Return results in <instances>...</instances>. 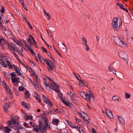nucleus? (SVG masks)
I'll return each instance as SVG.
<instances>
[{
  "instance_id": "nucleus-22",
  "label": "nucleus",
  "mask_w": 133,
  "mask_h": 133,
  "mask_svg": "<svg viewBox=\"0 0 133 133\" xmlns=\"http://www.w3.org/2000/svg\"><path fill=\"white\" fill-rule=\"evenodd\" d=\"M5 90L7 91V92L8 94L11 95L12 94V93L11 92V90L9 89V88L8 87H6V88H5Z\"/></svg>"
},
{
  "instance_id": "nucleus-60",
  "label": "nucleus",
  "mask_w": 133,
  "mask_h": 133,
  "mask_svg": "<svg viewBox=\"0 0 133 133\" xmlns=\"http://www.w3.org/2000/svg\"><path fill=\"white\" fill-rule=\"evenodd\" d=\"M47 54L48 55V56H49L51 59H53V58L52 56L50 54V53L47 52Z\"/></svg>"
},
{
  "instance_id": "nucleus-24",
  "label": "nucleus",
  "mask_w": 133,
  "mask_h": 133,
  "mask_svg": "<svg viewBox=\"0 0 133 133\" xmlns=\"http://www.w3.org/2000/svg\"><path fill=\"white\" fill-rule=\"evenodd\" d=\"M22 106L27 109L29 108L28 105V104L25 103L24 102H22Z\"/></svg>"
},
{
  "instance_id": "nucleus-64",
  "label": "nucleus",
  "mask_w": 133,
  "mask_h": 133,
  "mask_svg": "<svg viewBox=\"0 0 133 133\" xmlns=\"http://www.w3.org/2000/svg\"><path fill=\"white\" fill-rule=\"evenodd\" d=\"M35 88L37 90H39V88L36 85L34 86Z\"/></svg>"
},
{
  "instance_id": "nucleus-9",
  "label": "nucleus",
  "mask_w": 133,
  "mask_h": 133,
  "mask_svg": "<svg viewBox=\"0 0 133 133\" xmlns=\"http://www.w3.org/2000/svg\"><path fill=\"white\" fill-rule=\"evenodd\" d=\"M5 43L6 44L7 43L9 47H10L12 49V51H16L18 52V50H16L15 46L14 44H10L8 43L7 41H6V42H5Z\"/></svg>"
},
{
  "instance_id": "nucleus-40",
  "label": "nucleus",
  "mask_w": 133,
  "mask_h": 133,
  "mask_svg": "<svg viewBox=\"0 0 133 133\" xmlns=\"http://www.w3.org/2000/svg\"><path fill=\"white\" fill-rule=\"evenodd\" d=\"M12 52L13 53V54L14 56H15V57L18 60H19V58L18 57V55L15 53H14V52Z\"/></svg>"
},
{
  "instance_id": "nucleus-61",
  "label": "nucleus",
  "mask_w": 133,
  "mask_h": 133,
  "mask_svg": "<svg viewBox=\"0 0 133 133\" xmlns=\"http://www.w3.org/2000/svg\"><path fill=\"white\" fill-rule=\"evenodd\" d=\"M76 121L77 123H78V122L79 123H80L81 122V120H80L78 118H76Z\"/></svg>"
},
{
  "instance_id": "nucleus-51",
  "label": "nucleus",
  "mask_w": 133,
  "mask_h": 133,
  "mask_svg": "<svg viewBox=\"0 0 133 133\" xmlns=\"http://www.w3.org/2000/svg\"><path fill=\"white\" fill-rule=\"evenodd\" d=\"M2 85L3 86V87H4L5 88L7 87L6 83L4 82V81H3L2 82Z\"/></svg>"
},
{
  "instance_id": "nucleus-55",
  "label": "nucleus",
  "mask_w": 133,
  "mask_h": 133,
  "mask_svg": "<svg viewBox=\"0 0 133 133\" xmlns=\"http://www.w3.org/2000/svg\"><path fill=\"white\" fill-rule=\"evenodd\" d=\"M41 38H42V40H43V41L45 43V44L48 46L49 47V45L48 44H47L46 42H45V40L43 39V37H42L41 36Z\"/></svg>"
},
{
  "instance_id": "nucleus-20",
  "label": "nucleus",
  "mask_w": 133,
  "mask_h": 133,
  "mask_svg": "<svg viewBox=\"0 0 133 133\" xmlns=\"http://www.w3.org/2000/svg\"><path fill=\"white\" fill-rule=\"evenodd\" d=\"M10 58L9 57L6 58L5 59L4 62L6 63L8 65H9L10 64Z\"/></svg>"
},
{
  "instance_id": "nucleus-35",
  "label": "nucleus",
  "mask_w": 133,
  "mask_h": 133,
  "mask_svg": "<svg viewBox=\"0 0 133 133\" xmlns=\"http://www.w3.org/2000/svg\"><path fill=\"white\" fill-rule=\"evenodd\" d=\"M69 126L72 128H77L75 125L71 122L70 123V125Z\"/></svg>"
},
{
  "instance_id": "nucleus-11",
  "label": "nucleus",
  "mask_w": 133,
  "mask_h": 133,
  "mask_svg": "<svg viewBox=\"0 0 133 133\" xmlns=\"http://www.w3.org/2000/svg\"><path fill=\"white\" fill-rule=\"evenodd\" d=\"M22 45H25L26 47H27L30 50V51L32 54H34V52L33 50L31 48H30V46L29 45L26 44L25 42L24 43V44H21Z\"/></svg>"
},
{
  "instance_id": "nucleus-47",
  "label": "nucleus",
  "mask_w": 133,
  "mask_h": 133,
  "mask_svg": "<svg viewBox=\"0 0 133 133\" xmlns=\"http://www.w3.org/2000/svg\"><path fill=\"white\" fill-rule=\"evenodd\" d=\"M78 114H79L80 116L81 117H82V115L83 114H85V113L81 111H80L79 112H78Z\"/></svg>"
},
{
  "instance_id": "nucleus-34",
  "label": "nucleus",
  "mask_w": 133,
  "mask_h": 133,
  "mask_svg": "<svg viewBox=\"0 0 133 133\" xmlns=\"http://www.w3.org/2000/svg\"><path fill=\"white\" fill-rule=\"evenodd\" d=\"M1 64L2 65H3V67L5 68L8 65H7L5 63L4 61L3 60H2L1 62Z\"/></svg>"
},
{
  "instance_id": "nucleus-63",
  "label": "nucleus",
  "mask_w": 133,
  "mask_h": 133,
  "mask_svg": "<svg viewBox=\"0 0 133 133\" xmlns=\"http://www.w3.org/2000/svg\"><path fill=\"white\" fill-rule=\"evenodd\" d=\"M40 61L42 63L43 62V61H44V62H45V61H44V60H45V59H43V58L42 57L40 59H39Z\"/></svg>"
},
{
  "instance_id": "nucleus-37",
  "label": "nucleus",
  "mask_w": 133,
  "mask_h": 133,
  "mask_svg": "<svg viewBox=\"0 0 133 133\" xmlns=\"http://www.w3.org/2000/svg\"><path fill=\"white\" fill-rule=\"evenodd\" d=\"M10 104L8 103H6L4 105V108H8L10 107Z\"/></svg>"
},
{
  "instance_id": "nucleus-48",
  "label": "nucleus",
  "mask_w": 133,
  "mask_h": 133,
  "mask_svg": "<svg viewBox=\"0 0 133 133\" xmlns=\"http://www.w3.org/2000/svg\"><path fill=\"white\" fill-rule=\"evenodd\" d=\"M74 74L75 75L76 77V78H77V79L78 80H79V76L77 74L75 73L74 72Z\"/></svg>"
},
{
  "instance_id": "nucleus-3",
  "label": "nucleus",
  "mask_w": 133,
  "mask_h": 133,
  "mask_svg": "<svg viewBox=\"0 0 133 133\" xmlns=\"http://www.w3.org/2000/svg\"><path fill=\"white\" fill-rule=\"evenodd\" d=\"M44 61L49 66V67L47 68L48 71L50 72H52V71L54 68V65L51 61L49 60L48 59H45Z\"/></svg>"
},
{
  "instance_id": "nucleus-27",
  "label": "nucleus",
  "mask_w": 133,
  "mask_h": 133,
  "mask_svg": "<svg viewBox=\"0 0 133 133\" xmlns=\"http://www.w3.org/2000/svg\"><path fill=\"white\" fill-rule=\"evenodd\" d=\"M52 122L56 123V125L57 126L59 122V120L57 119L54 118L52 119Z\"/></svg>"
},
{
  "instance_id": "nucleus-42",
  "label": "nucleus",
  "mask_w": 133,
  "mask_h": 133,
  "mask_svg": "<svg viewBox=\"0 0 133 133\" xmlns=\"http://www.w3.org/2000/svg\"><path fill=\"white\" fill-rule=\"evenodd\" d=\"M54 91L56 92H57L58 93L60 92L61 93V92H60L59 90L56 88H54V89H53Z\"/></svg>"
},
{
  "instance_id": "nucleus-30",
  "label": "nucleus",
  "mask_w": 133,
  "mask_h": 133,
  "mask_svg": "<svg viewBox=\"0 0 133 133\" xmlns=\"http://www.w3.org/2000/svg\"><path fill=\"white\" fill-rule=\"evenodd\" d=\"M3 129L7 133H9V131L11 130L10 129L8 128V127H4L3 128Z\"/></svg>"
},
{
  "instance_id": "nucleus-10",
  "label": "nucleus",
  "mask_w": 133,
  "mask_h": 133,
  "mask_svg": "<svg viewBox=\"0 0 133 133\" xmlns=\"http://www.w3.org/2000/svg\"><path fill=\"white\" fill-rule=\"evenodd\" d=\"M44 102L48 104L51 107L52 106V102L48 98H45V99H44Z\"/></svg>"
},
{
  "instance_id": "nucleus-23",
  "label": "nucleus",
  "mask_w": 133,
  "mask_h": 133,
  "mask_svg": "<svg viewBox=\"0 0 133 133\" xmlns=\"http://www.w3.org/2000/svg\"><path fill=\"white\" fill-rule=\"evenodd\" d=\"M19 78L18 77H14L11 79V81L12 83L17 82Z\"/></svg>"
},
{
  "instance_id": "nucleus-21",
  "label": "nucleus",
  "mask_w": 133,
  "mask_h": 133,
  "mask_svg": "<svg viewBox=\"0 0 133 133\" xmlns=\"http://www.w3.org/2000/svg\"><path fill=\"white\" fill-rule=\"evenodd\" d=\"M78 92L79 94L83 98H84L85 97V95H86L85 93L82 91H78Z\"/></svg>"
},
{
  "instance_id": "nucleus-62",
  "label": "nucleus",
  "mask_w": 133,
  "mask_h": 133,
  "mask_svg": "<svg viewBox=\"0 0 133 133\" xmlns=\"http://www.w3.org/2000/svg\"><path fill=\"white\" fill-rule=\"evenodd\" d=\"M42 48L43 50H44V51H45V52L46 53H47V50L45 48H44L43 46V47H41Z\"/></svg>"
},
{
  "instance_id": "nucleus-56",
  "label": "nucleus",
  "mask_w": 133,
  "mask_h": 133,
  "mask_svg": "<svg viewBox=\"0 0 133 133\" xmlns=\"http://www.w3.org/2000/svg\"><path fill=\"white\" fill-rule=\"evenodd\" d=\"M31 37L32 38V40L33 41V42L34 43V44L35 45H36V44L37 43L36 42H35L34 38L32 36H31Z\"/></svg>"
},
{
  "instance_id": "nucleus-59",
  "label": "nucleus",
  "mask_w": 133,
  "mask_h": 133,
  "mask_svg": "<svg viewBox=\"0 0 133 133\" xmlns=\"http://www.w3.org/2000/svg\"><path fill=\"white\" fill-rule=\"evenodd\" d=\"M77 84L78 85H79V87H82V86H83V85H82L79 82H77Z\"/></svg>"
},
{
  "instance_id": "nucleus-53",
  "label": "nucleus",
  "mask_w": 133,
  "mask_h": 133,
  "mask_svg": "<svg viewBox=\"0 0 133 133\" xmlns=\"http://www.w3.org/2000/svg\"><path fill=\"white\" fill-rule=\"evenodd\" d=\"M57 88L59 87V85L54 82L52 83Z\"/></svg>"
},
{
  "instance_id": "nucleus-7",
  "label": "nucleus",
  "mask_w": 133,
  "mask_h": 133,
  "mask_svg": "<svg viewBox=\"0 0 133 133\" xmlns=\"http://www.w3.org/2000/svg\"><path fill=\"white\" fill-rule=\"evenodd\" d=\"M44 85L48 90H50L51 89H54V87L52 85L49 83H48L45 81H44Z\"/></svg>"
},
{
  "instance_id": "nucleus-15",
  "label": "nucleus",
  "mask_w": 133,
  "mask_h": 133,
  "mask_svg": "<svg viewBox=\"0 0 133 133\" xmlns=\"http://www.w3.org/2000/svg\"><path fill=\"white\" fill-rule=\"evenodd\" d=\"M24 117L26 121H28L29 119L32 120V116H27L26 113L25 114Z\"/></svg>"
},
{
  "instance_id": "nucleus-29",
  "label": "nucleus",
  "mask_w": 133,
  "mask_h": 133,
  "mask_svg": "<svg viewBox=\"0 0 133 133\" xmlns=\"http://www.w3.org/2000/svg\"><path fill=\"white\" fill-rule=\"evenodd\" d=\"M125 98L127 99L129 98H130V97L131 95L130 94L128 93H127L126 92H125Z\"/></svg>"
},
{
  "instance_id": "nucleus-50",
  "label": "nucleus",
  "mask_w": 133,
  "mask_h": 133,
  "mask_svg": "<svg viewBox=\"0 0 133 133\" xmlns=\"http://www.w3.org/2000/svg\"><path fill=\"white\" fill-rule=\"evenodd\" d=\"M92 133H97L95 129L94 128H92L91 130Z\"/></svg>"
},
{
  "instance_id": "nucleus-33",
  "label": "nucleus",
  "mask_w": 133,
  "mask_h": 133,
  "mask_svg": "<svg viewBox=\"0 0 133 133\" xmlns=\"http://www.w3.org/2000/svg\"><path fill=\"white\" fill-rule=\"evenodd\" d=\"M84 46V48L87 51H88L89 50V48L87 43L83 45Z\"/></svg>"
},
{
  "instance_id": "nucleus-1",
  "label": "nucleus",
  "mask_w": 133,
  "mask_h": 133,
  "mask_svg": "<svg viewBox=\"0 0 133 133\" xmlns=\"http://www.w3.org/2000/svg\"><path fill=\"white\" fill-rule=\"evenodd\" d=\"M120 20L117 18H113L112 20L111 25L114 29L118 30L119 28L120 25H121Z\"/></svg>"
},
{
  "instance_id": "nucleus-2",
  "label": "nucleus",
  "mask_w": 133,
  "mask_h": 133,
  "mask_svg": "<svg viewBox=\"0 0 133 133\" xmlns=\"http://www.w3.org/2000/svg\"><path fill=\"white\" fill-rule=\"evenodd\" d=\"M114 41L116 44L119 46L124 48L128 47L127 43L121 40L118 37H115Z\"/></svg>"
},
{
  "instance_id": "nucleus-5",
  "label": "nucleus",
  "mask_w": 133,
  "mask_h": 133,
  "mask_svg": "<svg viewBox=\"0 0 133 133\" xmlns=\"http://www.w3.org/2000/svg\"><path fill=\"white\" fill-rule=\"evenodd\" d=\"M89 93H87L85 95V97L84 98V99H85L87 101L89 102H90V99L91 97L93 99V100L94 101L95 100V98L94 96H92L93 94L90 91H89Z\"/></svg>"
},
{
  "instance_id": "nucleus-39",
  "label": "nucleus",
  "mask_w": 133,
  "mask_h": 133,
  "mask_svg": "<svg viewBox=\"0 0 133 133\" xmlns=\"http://www.w3.org/2000/svg\"><path fill=\"white\" fill-rule=\"evenodd\" d=\"M110 72H112L114 71L115 72L116 71L114 69L112 68H111V66H109L108 68Z\"/></svg>"
},
{
  "instance_id": "nucleus-12",
  "label": "nucleus",
  "mask_w": 133,
  "mask_h": 133,
  "mask_svg": "<svg viewBox=\"0 0 133 133\" xmlns=\"http://www.w3.org/2000/svg\"><path fill=\"white\" fill-rule=\"evenodd\" d=\"M32 127L33 128V131L37 132H39L38 127V128L36 124H35L34 125H33Z\"/></svg>"
},
{
  "instance_id": "nucleus-8",
  "label": "nucleus",
  "mask_w": 133,
  "mask_h": 133,
  "mask_svg": "<svg viewBox=\"0 0 133 133\" xmlns=\"http://www.w3.org/2000/svg\"><path fill=\"white\" fill-rule=\"evenodd\" d=\"M61 99L65 104L68 106H69L72 109L74 108V107L73 105L71 103L69 104V102L68 100L65 99H63L62 98H61Z\"/></svg>"
},
{
  "instance_id": "nucleus-4",
  "label": "nucleus",
  "mask_w": 133,
  "mask_h": 133,
  "mask_svg": "<svg viewBox=\"0 0 133 133\" xmlns=\"http://www.w3.org/2000/svg\"><path fill=\"white\" fill-rule=\"evenodd\" d=\"M38 129L40 132L42 133H44L47 130L46 127V125L43 124L42 122H40L38 125Z\"/></svg>"
},
{
  "instance_id": "nucleus-52",
  "label": "nucleus",
  "mask_w": 133,
  "mask_h": 133,
  "mask_svg": "<svg viewBox=\"0 0 133 133\" xmlns=\"http://www.w3.org/2000/svg\"><path fill=\"white\" fill-rule=\"evenodd\" d=\"M1 11L2 13H4L5 11V10L4 7H2L1 9Z\"/></svg>"
},
{
  "instance_id": "nucleus-13",
  "label": "nucleus",
  "mask_w": 133,
  "mask_h": 133,
  "mask_svg": "<svg viewBox=\"0 0 133 133\" xmlns=\"http://www.w3.org/2000/svg\"><path fill=\"white\" fill-rule=\"evenodd\" d=\"M24 97L25 99H27L29 98L30 97V95L29 93V92L26 91L24 94Z\"/></svg>"
},
{
  "instance_id": "nucleus-32",
  "label": "nucleus",
  "mask_w": 133,
  "mask_h": 133,
  "mask_svg": "<svg viewBox=\"0 0 133 133\" xmlns=\"http://www.w3.org/2000/svg\"><path fill=\"white\" fill-rule=\"evenodd\" d=\"M15 124H16L17 126L19 124V123L18 122H17V121L15 119H13L12 118V121Z\"/></svg>"
},
{
  "instance_id": "nucleus-41",
  "label": "nucleus",
  "mask_w": 133,
  "mask_h": 133,
  "mask_svg": "<svg viewBox=\"0 0 133 133\" xmlns=\"http://www.w3.org/2000/svg\"><path fill=\"white\" fill-rule=\"evenodd\" d=\"M46 77L52 83L54 82L53 80L50 77L46 76Z\"/></svg>"
},
{
  "instance_id": "nucleus-45",
  "label": "nucleus",
  "mask_w": 133,
  "mask_h": 133,
  "mask_svg": "<svg viewBox=\"0 0 133 133\" xmlns=\"http://www.w3.org/2000/svg\"><path fill=\"white\" fill-rule=\"evenodd\" d=\"M47 119L45 120H44V122L45 123L46 125V127H48V123L47 122Z\"/></svg>"
},
{
  "instance_id": "nucleus-17",
  "label": "nucleus",
  "mask_w": 133,
  "mask_h": 133,
  "mask_svg": "<svg viewBox=\"0 0 133 133\" xmlns=\"http://www.w3.org/2000/svg\"><path fill=\"white\" fill-rule=\"evenodd\" d=\"M34 97H35L36 99L38 101V102L40 103L41 101L40 99V97L39 95L37 94H36L34 96Z\"/></svg>"
},
{
  "instance_id": "nucleus-14",
  "label": "nucleus",
  "mask_w": 133,
  "mask_h": 133,
  "mask_svg": "<svg viewBox=\"0 0 133 133\" xmlns=\"http://www.w3.org/2000/svg\"><path fill=\"white\" fill-rule=\"evenodd\" d=\"M118 120L121 123L124 125L125 124L124 120L122 117L121 116H119L118 117Z\"/></svg>"
},
{
  "instance_id": "nucleus-18",
  "label": "nucleus",
  "mask_w": 133,
  "mask_h": 133,
  "mask_svg": "<svg viewBox=\"0 0 133 133\" xmlns=\"http://www.w3.org/2000/svg\"><path fill=\"white\" fill-rule=\"evenodd\" d=\"M85 116L86 117H88V116H87V115L85 114L84 116H82V117H82L83 119L85 121V123L87 124L89 123V122L88 120L87 119H85Z\"/></svg>"
},
{
  "instance_id": "nucleus-58",
  "label": "nucleus",
  "mask_w": 133,
  "mask_h": 133,
  "mask_svg": "<svg viewBox=\"0 0 133 133\" xmlns=\"http://www.w3.org/2000/svg\"><path fill=\"white\" fill-rule=\"evenodd\" d=\"M70 93L71 94H70V96H69L70 98H71H71H72V97H74V94L72 93L71 92H70Z\"/></svg>"
},
{
  "instance_id": "nucleus-26",
  "label": "nucleus",
  "mask_w": 133,
  "mask_h": 133,
  "mask_svg": "<svg viewBox=\"0 0 133 133\" xmlns=\"http://www.w3.org/2000/svg\"><path fill=\"white\" fill-rule=\"evenodd\" d=\"M109 113L110 114V115H109V114H108L107 112H106V113L107 115L109 118H113V116L111 111L110 110H109Z\"/></svg>"
},
{
  "instance_id": "nucleus-49",
  "label": "nucleus",
  "mask_w": 133,
  "mask_h": 133,
  "mask_svg": "<svg viewBox=\"0 0 133 133\" xmlns=\"http://www.w3.org/2000/svg\"><path fill=\"white\" fill-rule=\"evenodd\" d=\"M28 124L26 123L25 122V123H24V125L25 127L26 128H30V127L28 126Z\"/></svg>"
},
{
  "instance_id": "nucleus-38",
  "label": "nucleus",
  "mask_w": 133,
  "mask_h": 133,
  "mask_svg": "<svg viewBox=\"0 0 133 133\" xmlns=\"http://www.w3.org/2000/svg\"><path fill=\"white\" fill-rule=\"evenodd\" d=\"M19 90L21 91H23L25 90V88L23 87L20 86L18 88Z\"/></svg>"
},
{
  "instance_id": "nucleus-19",
  "label": "nucleus",
  "mask_w": 133,
  "mask_h": 133,
  "mask_svg": "<svg viewBox=\"0 0 133 133\" xmlns=\"http://www.w3.org/2000/svg\"><path fill=\"white\" fill-rule=\"evenodd\" d=\"M85 116L86 117H88V116H87V115L85 114L84 116H82V117H82L83 119L85 121V123L87 124L89 123V122L88 120L87 119H85Z\"/></svg>"
},
{
  "instance_id": "nucleus-36",
  "label": "nucleus",
  "mask_w": 133,
  "mask_h": 133,
  "mask_svg": "<svg viewBox=\"0 0 133 133\" xmlns=\"http://www.w3.org/2000/svg\"><path fill=\"white\" fill-rule=\"evenodd\" d=\"M117 4L119 6V7L121 9H123L124 7V5L122 4H119V3H117Z\"/></svg>"
},
{
  "instance_id": "nucleus-31",
  "label": "nucleus",
  "mask_w": 133,
  "mask_h": 133,
  "mask_svg": "<svg viewBox=\"0 0 133 133\" xmlns=\"http://www.w3.org/2000/svg\"><path fill=\"white\" fill-rule=\"evenodd\" d=\"M8 124L10 126V127H14V124L12 122V121H8Z\"/></svg>"
},
{
  "instance_id": "nucleus-43",
  "label": "nucleus",
  "mask_w": 133,
  "mask_h": 133,
  "mask_svg": "<svg viewBox=\"0 0 133 133\" xmlns=\"http://www.w3.org/2000/svg\"><path fill=\"white\" fill-rule=\"evenodd\" d=\"M117 96H114L112 97V99L114 101H115L117 100Z\"/></svg>"
},
{
  "instance_id": "nucleus-28",
  "label": "nucleus",
  "mask_w": 133,
  "mask_h": 133,
  "mask_svg": "<svg viewBox=\"0 0 133 133\" xmlns=\"http://www.w3.org/2000/svg\"><path fill=\"white\" fill-rule=\"evenodd\" d=\"M82 44L83 45L87 43V41L85 37H83L82 39Z\"/></svg>"
},
{
  "instance_id": "nucleus-54",
  "label": "nucleus",
  "mask_w": 133,
  "mask_h": 133,
  "mask_svg": "<svg viewBox=\"0 0 133 133\" xmlns=\"http://www.w3.org/2000/svg\"><path fill=\"white\" fill-rule=\"evenodd\" d=\"M30 70H31V72L32 73V74H33V75L34 76V75H36V72H35V71H33L32 70V69L31 68H30Z\"/></svg>"
},
{
  "instance_id": "nucleus-57",
  "label": "nucleus",
  "mask_w": 133,
  "mask_h": 133,
  "mask_svg": "<svg viewBox=\"0 0 133 133\" xmlns=\"http://www.w3.org/2000/svg\"><path fill=\"white\" fill-rule=\"evenodd\" d=\"M11 75L13 77H14L16 76V73L15 72H13L11 73Z\"/></svg>"
},
{
  "instance_id": "nucleus-25",
  "label": "nucleus",
  "mask_w": 133,
  "mask_h": 133,
  "mask_svg": "<svg viewBox=\"0 0 133 133\" xmlns=\"http://www.w3.org/2000/svg\"><path fill=\"white\" fill-rule=\"evenodd\" d=\"M44 12L45 15L46 16H47V19L48 20L50 19L51 18V16L49 15V13L48 12H47L45 10H44Z\"/></svg>"
},
{
  "instance_id": "nucleus-46",
  "label": "nucleus",
  "mask_w": 133,
  "mask_h": 133,
  "mask_svg": "<svg viewBox=\"0 0 133 133\" xmlns=\"http://www.w3.org/2000/svg\"><path fill=\"white\" fill-rule=\"evenodd\" d=\"M28 42L30 44V45L31 44L32 45V42L31 41V39L30 38H28Z\"/></svg>"
},
{
  "instance_id": "nucleus-6",
  "label": "nucleus",
  "mask_w": 133,
  "mask_h": 133,
  "mask_svg": "<svg viewBox=\"0 0 133 133\" xmlns=\"http://www.w3.org/2000/svg\"><path fill=\"white\" fill-rule=\"evenodd\" d=\"M118 55L120 58L125 60L127 63L128 57V55L126 53L123 51L120 52L119 53Z\"/></svg>"
},
{
  "instance_id": "nucleus-44",
  "label": "nucleus",
  "mask_w": 133,
  "mask_h": 133,
  "mask_svg": "<svg viewBox=\"0 0 133 133\" xmlns=\"http://www.w3.org/2000/svg\"><path fill=\"white\" fill-rule=\"evenodd\" d=\"M71 99L72 101L76 105H77V102L74 99H73L72 98H71Z\"/></svg>"
},
{
  "instance_id": "nucleus-16",
  "label": "nucleus",
  "mask_w": 133,
  "mask_h": 133,
  "mask_svg": "<svg viewBox=\"0 0 133 133\" xmlns=\"http://www.w3.org/2000/svg\"><path fill=\"white\" fill-rule=\"evenodd\" d=\"M14 70L19 75H21V72H20V71L18 67L17 66H15L14 68Z\"/></svg>"
}]
</instances>
